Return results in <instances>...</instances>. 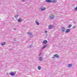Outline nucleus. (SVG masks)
<instances>
[{"label": "nucleus", "mask_w": 77, "mask_h": 77, "mask_svg": "<svg viewBox=\"0 0 77 77\" xmlns=\"http://www.w3.org/2000/svg\"><path fill=\"white\" fill-rule=\"evenodd\" d=\"M50 18L51 19H53L54 18V16L53 15H51L50 16Z\"/></svg>", "instance_id": "obj_7"}, {"label": "nucleus", "mask_w": 77, "mask_h": 77, "mask_svg": "<svg viewBox=\"0 0 77 77\" xmlns=\"http://www.w3.org/2000/svg\"><path fill=\"white\" fill-rule=\"evenodd\" d=\"M53 58H54V57H53Z\"/></svg>", "instance_id": "obj_27"}, {"label": "nucleus", "mask_w": 77, "mask_h": 77, "mask_svg": "<svg viewBox=\"0 0 77 77\" xmlns=\"http://www.w3.org/2000/svg\"><path fill=\"white\" fill-rule=\"evenodd\" d=\"M72 26L71 24H69V26H68V27L69 28H70V27H71V26Z\"/></svg>", "instance_id": "obj_19"}, {"label": "nucleus", "mask_w": 77, "mask_h": 77, "mask_svg": "<svg viewBox=\"0 0 77 77\" xmlns=\"http://www.w3.org/2000/svg\"><path fill=\"white\" fill-rule=\"evenodd\" d=\"M54 57H57V58H59V56L58 55V54H56L54 55Z\"/></svg>", "instance_id": "obj_8"}, {"label": "nucleus", "mask_w": 77, "mask_h": 77, "mask_svg": "<svg viewBox=\"0 0 77 77\" xmlns=\"http://www.w3.org/2000/svg\"><path fill=\"white\" fill-rule=\"evenodd\" d=\"M49 29H53V26H52V25H49Z\"/></svg>", "instance_id": "obj_9"}, {"label": "nucleus", "mask_w": 77, "mask_h": 77, "mask_svg": "<svg viewBox=\"0 0 77 77\" xmlns=\"http://www.w3.org/2000/svg\"><path fill=\"white\" fill-rule=\"evenodd\" d=\"M16 74V72H11L10 73V75H12V76H13V75H15V74Z\"/></svg>", "instance_id": "obj_1"}, {"label": "nucleus", "mask_w": 77, "mask_h": 77, "mask_svg": "<svg viewBox=\"0 0 77 77\" xmlns=\"http://www.w3.org/2000/svg\"><path fill=\"white\" fill-rule=\"evenodd\" d=\"M40 61H42V57H39V58Z\"/></svg>", "instance_id": "obj_15"}, {"label": "nucleus", "mask_w": 77, "mask_h": 77, "mask_svg": "<svg viewBox=\"0 0 77 77\" xmlns=\"http://www.w3.org/2000/svg\"><path fill=\"white\" fill-rule=\"evenodd\" d=\"M27 34H28L29 35H30L32 37H33V35H32V34H33V33L28 32L27 33Z\"/></svg>", "instance_id": "obj_3"}, {"label": "nucleus", "mask_w": 77, "mask_h": 77, "mask_svg": "<svg viewBox=\"0 0 77 77\" xmlns=\"http://www.w3.org/2000/svg\"><path fill=\"white\" fill-rule=\"evenodd\" d=\"M45 9V8L43 7H41V11H44Z\"/></svg>", "instance_id": "obj_2"}, {"label": "nucleus", "mask_w": 77, "mask_h": 77, "mask_svg": "<svg viewBox=\"0 0 77 77\" xmlns=\"http://www.w3.org/2000/svg\"><path fill=\"white\" fill-rule=\"evenodd\" d=\"M47 42H48L47 40H44L43 41V44H47Z\"/></svg>", "instance_id": "obj_11"}, {"label": "nucleus", "mask_w": 77, "mask_h": 77, "mask_svg": "<svg viewBox=\"0 0 77 77\" xmlns=\"http://www.w3.org/2000/svg\"><path fill=\"white\" fill-rule=\"evenodd\" d=\"M15 18H17L18 17V15H16L14 16Z\"/></svg>", "instance_id": "obj_20"}, {"label": "nucleus", "mask_w": 77, "mask_h": 77, "mask_svg": "<svg viewBox=\"0 0 77 77\" xmlns=\"http://www.w3.org/2000/svg\"><path fill=\"white\" fill-rule=\"evenodd\" d=\"M69 32H70V29H68L66 30V32L67 33H69Z\"/></svg>", "instance_id": "obj_10"}, {"label": "nucleus", "mask_w": 77, "mask_h": 77, "mask_svg": "<svg viewBox=\"0 0 77 77\" xmlns=\"http://www.w3.org/2000/svg\"><path fill=\"white\" fill-rule=\"evenodd\" d=\"M35 23L38 26H39V23L37 21H36Z\"/></svg>", "instance_id": "obj_14"}, {"label": "nucleus", "mask_w": 77, "mask_h": 77, "mask_svg": "<svg viewBox=\"0 0 77 77\" xmlns=\"http://www.w3.org/2000/svg\"><path fill=\"white\" fill-rule=\"evenodd\" d=\"M47 45H44L43 46V47L42 48V49H44V48H46V47H47Z\"/></svg>", "instance_id": "obj_17"}, {"label": "nucleus", "mask_w": 77, "mask_h": 77, "mask_svg": "<svg viewBox=\"0 0 77 77\" xmlns=\"http://www.w3.org/2000/svg\"><path fill=\"white\" fill-rule=\"evenodd\" d=\"M52 2L53 3H56L57 2V0H53L52 1Z\"/></svg>", "instance_id": "obj_12"}, {"label": "nucleus", "mask_w": 77, "mask_h": 77, "mask_svg": "<svg viewBox=\"0 0 77 77\" xmlns=\"http://www.w3.org/2000/svg\"><path fill=\"white\" fill-rule=\"evenodd\" d=\"M76 27V26H73L72 27V29H74Z\"/></svg>", "instance_id": "obj_21"}, {"label": "nucleus", "mask_w": 77, "mask_h": 77, "mask_svg": "<svg viewBox=\"0 0 77 77\" xmlns=\"http://www.w3.org/2000/svg\"><path fill=\"white\" fill-rule=\"evenodd\" d=\"M18 21L19 22H21L22 21H23V20H22V19H19L18 20Z\"/></svg>", "instance_id": "obj_13"}, {"label": "nucleus", "mask_w": 77, "mask_h": 77, "mask_svg": "<svg viewBox=\"0 0 77 77\" xmlns=\"http://www.w3.org/2000/svg\"><path fill=\"white\" fill-rule=\"evenodd\" d=\"M65 28L64 27H63L62 28V32L63 33L65 32Z\"/></svg>", "instance_id": "obj_6"}, {"label": "nucleus", "mask_w": 77, "mask_h": 77, "mask_svg": "<svg viewBox=\"0 0 77 77\" xmlns=\"http://www.w3.org/2000/svg\"><path fill=\"white\" fill-rule=\"evenodd\" d=\"M45 33H47V31H45Z\"/></svg>", "instance_id": "obj_24"}, {"label": "nucleus", "mask_w": 77, "mask_h": 77, "mask_svg": "<svg viewBox=\"0 0 77 77\" xmlns=\"http://www.w3.org/2000/svg\"><path fill=\"white\" fill-rule=\"evenodd\" d=\"M72 64H68L67 65V67H72Z\"/></svg>", "instance_id": "obj_4"}, {"label": "nucleus", "mask_w": 77, "mask_h": 77, "mask_svg": "<svg viewBox=\"0 0 77 77\" xmlns=\"http://www.w3.org/2000/svg\"><path fill=\"white\" fill-rule=\"evenodd\" d=\"M13 30H17V29H16V28H14L13 29Z\"/></svg>", "instance_id": "obj_23"}, {"label": "nucleus", "mask_w": 77, "mask_h": 77, "mask_svg": "<svg viewBox=\"0 0 77 77\" xmlns=\"http://www.w3.org/2000/svg\"><path fill=\"white\" fill-rule=\"evenodd\" d=\"M25 0H22V1L23 2H24V1H25Z\"/></svg>", "instance_id": "obj_25"}, {"label": "nucleus", "mask_w": 77, "mask_h": 77, "mask_svg": "<svg viewBox=\"0 0 77 77\" xmlns=\"http://www.w3.org/2000/svg\"><path fill=\"white\" fill-rule=\"evenodd\" d=\"M41 53H40L39 54V56H41Z\"/></svg>", "instance_id": "obj_26"}, {"label": "nucleus", "mask_w": 77, "mask_h": 77, "mask_svg": "<svg viewBox=\"0 0 77 77\" xmlns=\"http://www.w3.org/2000/svg\"><path fill=\"white\" fill-rule=\"evenodd\" d=\"M6 43L5 42H3L1 43L2 45H5V43Z\"/></svg>", "instance_id": "obj_16"}, {"label": "nucleus", "mask_w": 77, "mask_h": 77, "mask_svg": "<svg viewBox=\"0 0 77 77\" xmlns=\"http://www.w3.org/2000/svg\"><path fill=\"white\" fill-rule=\"evenodd\" d=\"M32 47V45H29V48H31Z\"/></svg>", "instance_id": "obj_22"}, {"label": "nucleus", "mask_w": 77, "mask_h": 77, "mask_svg": "<svg viewBox=\"0 0 77 77\" xmlns=\"http://www.w3.org/2000/svg\"><path fill=\"white\" fill-rule=\"evenodd\" d=\"M38 69L39 70H41V67L40 66H38Z\"/></svg>", "instance_id": "obj_18"}, {"label": "nucleus", "mask_w": 77, "mask_h": 77, "mask_svg": "<svg viewBox=\"0 0 77 77\" xmlns=\"http://www.w3.org/2000/svg\"><path fill=\"white\" fill-rule=\"evenodd\" d=\"M45 2H47V3H51L52 1L51 0H46Z\"/></svg>", "instance_id": "obj_5"}]
</instances>
